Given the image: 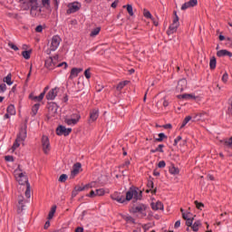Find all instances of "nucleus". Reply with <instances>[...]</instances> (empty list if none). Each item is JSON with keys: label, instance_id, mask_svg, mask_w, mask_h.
<instances>
[{"label": "nucleus", "instance_id": "nucleus-1", "mask_svg": "<svg viewBox=\"0 0 232 232\" xmlns=\"http://www.w3.org/2000/svg\"><path fill=\"white\" fill-rule=\"evenodd\" d=\"M134 198V200H142V190L139 191V188L135 187H130V189L126 192V200L130 202Z\"/></svg>", "mask_w": 232, "mask_h": 232}, {"label": "nucleus", "instance_id": "nucleus-2", "mask_svg": "<svg viewBox=\"0 0 232 232\" xmlns=\"http://www.w3.org/2000/svg\"><path fill=\"white\" fill-rule=\"evenodd\" d=\"M30 8V14L32 15V17H39V15H41V13L43 12V10L39 8V2H37V0L32 1Z\"/></svg>", "mask_w": 232, "mask_h": 232}, {"label": "nucleus", "instance_id": "nucleus-3", "mask_svg": "<svg viewBox=\"0 0 232 232\" xmlns=\"http://www.w3.org/2000/svg\"><path fill=\"white\" fill-rule=\"evenodd\" d=\"M146 209H148V206H146L145 204H139L138 206H133L130 209V213H133L135 215V213H140L141 215V218H143V217H146Z\"/></svg>", "mask_w": 232, "mask_h": 232}, {"label": "nucleus", "instance_id": "nucleus-4", "mask_svg": "<svg viewBox=\"0 0 232 232\" xmlns=\"http://www.w3.org/2000/svg\"><path fill=\"white\" fill-rule=\"evenodd\" d=\"M179 19V16L173 18L172 24L169 25L167 31L168 35H172V34H175V32H177V30L179 29V26H180Z\"/></svg>", "mask_w": 232, "mask_h": 232}, {"label": "nucleus", "instance_id": "nucleus-5", "mask_svg": "<svg viewBox=\"0 0 232 232\" xmlns=\"http://www.w3.org/2000/svg\"><path fill=\"white\" fill-rule=\"evenodd\" d=\"M57 59H59L58 55L47 58L45 60V67H47L48 70H53V68L57 66Z\"/></svg>", "mask_w": 232, "mask_h": 232}, {"label": "nucleus", "instance_id": "nucleus-6", "mask_svg": "<svg viewBox=\"0 0 232 232\" xmlns=\"http://www.w3.org/2000/svg\"><path fill=\"white\" fill-rule=\"evenodd\" d=\"M68 9L66 14L70 15V14H75V12H79L81 10V4L78 2L71 3L68 5Z\"/></svg>", "mask_w": 232, "mask_h": 232}, {"label": "nucleus", "instance_id": "nucleus-7", "mask_svg": "<svg viewBox=\"0 0 232 232\" xmlns=\"http://www.w3.org/2000/svg\"><path fill=\"white\" fill-rule=\"evenodd\" d=\"M72 133V128L66 129V127L63 125H59L56 129V135H64V137H68Z\"/></svg>", "mask_w": 232, "mask_h": 232}, {"label": "nucleus", "instance_id": "nucleus-8", "mask_svg": "<svg viewBox=\"0 0 232 232\" xmlns=\"http://www.w3.org/2000/svg\"><path fill=\"white\" fill-rule=\"evenodd\" d=\"M47 110L51 117H55V115H57V110H59V106H57V103L52 102L48 103Z\"/></svg>", "mask_w": 232, "mask_h": 232}, {"label": "nucleus", "instance_id": "nucleus-9", "mask_svg": "<svg viewBox=\"0 0 232 232\" xmlns=\"http://www.w3.org/2000/svg\"><path fill=\"white\" fill-rule=\"evenodd\" d=\"M15 179L17 180V182L21 185V186H24V184L26 186H28V184H30V182H28V177H26V175H24V173L20 172L18 174H15Z\"/></svg>", "mask_w": 232, "mask_h": 232}, {"label": "nucleus", "instance_id": "nucleus-10", "mask_svg": "<svg viewBox=\"0 0 232 232\" xmlns=\"http://www.w3.org/2000/svg\"><path fill=\"white\" fill-rule=\"evenodd\" d=\"M59 44H61V37L59 35L53 36L50 46L51 52H55L59 48Z\"/></svg>", "mask_w": 232, "mask_h": 232}, {"label": "nucleus", "instance_id": "nucleus-11", "mask_svg": "<svg viewBox=\"0 0 232 232\" xmlns=\"http://www.w3.org/2000/svg\"><path fill=\"white\" fill-rule=\"evenodd\" d=\"M42 146L44 153L48 155V153H50V139H48V136L42 137Z\"/></svg>", "mask_w": 232, "mask_h": 232}, {"label": "nucleus", "instance_id": "nucleus-12", "mask_svg": "<svg viewBox=\"0 0 232 232\" xmlns=\"http://www.w3.org/2000/svg\"><path fill=\"white\" fill-rule=\"evenodd\" d=\"M99 119V109H92L90 111V118L88 120L89 124L95 122Z\"/></svg>", "mask_w": 232, "mask_h": 232}, {"label": "nucleus", "instance_id": "nucleus-13", "mask_svg": "<svg viewBox=\"0 0 232 232\" xmlns=\"http://www.w3.org/2000/svg\"><path fill=\"white\" fill-rule=\"evenodd\" d=\"M188 88V81L186 79H181L178 82V85L176 87L177 92H182Z\"/></svg>", "mask_w": 232, "mask_h": 232}, {"label": "nucleus", "instance_id": "nucleus-14", "mask_svg": "<svg viewBox=\"0 0 232 232\" xmlns=\"http://www.w3.org/2000/svg\"><path fill=\"white\" fill-rule=\"evenodd\" d=\"M198 5V0H189L188 2H186L182 5L181 10H188V8H193V6H197Z\"/></svg>", "mask_w": 232, "mask_h": 232}, {"label": "nucleus", "instance_id": "nucleus-15", "mask_svg": "<svg viewBox=\"0 0 232 232\" xmlns=\"http://www.w3.org/2000/svg\"><path fill=\"white\" fill-rule=\"evenodd\" d=\"M81 72H82V68H77V67L72 68L71 70V74L69 76V79L72 81V79H75V77L79 76V73H81Z\"/></svg>", "mask_w": 232, "mask_h": 232}, {"label": "nucleus", "instance_id": "nucleus-16", "mask_svg": "<svg viewBox=\"0 0 232 232\" xmlns=\"http://www.w3.org/2000/svg\"><path fill=\"white\" fill-rule=\"evenodd\" d=\"M81 168H82V165L80 162L75 163L72 166V170L71 172L72 177H75L79 175V171H81Z\"/></svg>", "mask_w": 232, "mask_h": 232}, {"label": "nucleus", "instance_id": "nucleus-17", "mask_svg": "<svg viewBox=\"0 0 232 232\" xmlns=\"http://www.w3.org/2000/svg\"><path fill=\"white\" fill-rule=\"evenodd\" d=\"M57 97V87L49 91L46 94L47 101H53Z\"/></svg>", "mask_w": 232, "mask_h": 232}, {"label": "nucleus", "instance_id": "nucleus-18", "mask_svg": "<svg viewBox=\"0 0 232 232\" xmlns=\"http://www.w3.org/2000/svg\"><path fill=\"white\" fill-rule=\"evenodd\" d=\"M17 140L24 142L26 140V128L21 129L19 134L17 135Z\"/></svg>", "mask_w": 232, "mask_h": 232}, {"label": "nucleus", "instance_id": "nucleus-19", "mask_svg": "<svg viewBox=\"0 0 232 232\" xmlns=\"http://www.w3.org/2000/svg\"><path fill=\"white\" fill-rule=\"evenodd\" d=\"M151 208H152L153 211H159V209L163 211L164 204H162V202H160V201H157L156 203H151Z\"/></svg>", "mask_w": 232, "mask_h": 232}, {"label": "nucleus", "instance_id": "nucleus-20", "mask_svg": "<svg viewBox=\"0 0 232 232\" xmlns=\"http://www.w3.org/2000/svg\"><path fill=\"white\" fill-rule=\"evenodd\" d=\"M147 187L149 188V189L146 190V193H150V191L152 193V195H155V193H157V188L153 189L154 184L152 179L148 180Z\"/></svg>", "mask_w": 232, "mask_h": 232}, {"label": "nucleus", "instance_id": "nucleus-21", "mask_svg": "<svg viewBox=\"0 0 232 232\" xmlns=\"http://www.w3.org/2000/svg\"><path fill=\"white\" fill-rule=\"evenodd\" d=\"M218 57H232V53L227 50H219L217 53Z\"/></svg>", "mask_w": 232, "mask_h": 232}, {"label": "nucleus", "instance_id": "nucleus-22", "mask_svg": "<svg viewBox=\"0 0 232 232\" xmlns=\"http://www.w3.org/2000/svg\"><path fill=\"white\" fill-rule=\"evenodd\" d=\"M111 198L112 200H116V202H119L120 204H124V201L126 200L124 196H118L117 194L111 195Z\"/></svg>", "mask_w": 232, "mask_h": 232}, {"label": "nucleus", "instance_id": "nucleus-23", "mask_svg": "<svg viewBox=\"0 0 232 232\" xmlns=\"http://www.w3.org/2000/svg\"><path fill=\"white\" fill-rule=\"evenodd\" d=\"M46 94V92H43L39 96H32L29 95V99H32L33 101H37L38 102H41L44 99V95Z\"/></svg>", "mask_w": 232, "mask_h": 232}, {"label": "nucleus", "instance_id": "nucleus-24", "mask_svg": "<svg viewBox=\"0 0 232 232\" xmlns=\"http://www.w3.org/2000/svg\"><path fill=\"white\" fill-rule=\"evenodd\" d=\"M169 171L170 175H179V173H180V169H179V168L175 167L173 164L169 166Z\"/></svg>", "mask_w": 232, "mask_h": 232}, {"label": "nucleus", "instance_id": "nucleus-25", "mask_svg": "<svg viewBox=\"0 0 232 232\" xmlns=\"http://www.w3.org/2000/svg\"><path fill=\"white\" fill-rule=\"evenodd\" d=\"M64 122H66L68 126H75V124H77V122L79 121L78 120H75L73 118H71V119L65 118Z\"/></svg>", "mask_w": 232, "mask_h": 232}, {"label": "nucleus", "instance_id": "nucleus-26", "mask_svg": "<svg viewBox=\"0 0 232 232\" xmlns=\"http://www.w3.org/2000/svg\"><path fill=\"white\" fill-rule=\"evenodd\" d=\"M39 108H41V103H36L33 106L32 108V116L35 117V115H37V112L39 111Z\"/></svg>", "mask_w": 232, "mask_h": 232}, {"label": "nucleus", "instance_id": "nucleus-27", "mask_svg": "<svg viewBox=\"0 0 232 232\" xmlns=\"http://www.w3.org/2000/svg\"><path fill=\"white\" fill-rule=\"evenodd\" d=\"M200 226H202V223L200 222V220H198L194 222L190 227L192 231L197 232L198 231V227H200Z\"/></svg>", "mask_w": 232, "mask_h": 232}, {"label": "nucleus", "instance_id": "nucleus-28", "mask_svg": "<svg viewBox=\"0 0 232 232\" xmlns=\"http://www.w3.org/2000/svg\"><path fill=\"white\" fill-rule=\"evenodd\" d=\"M121 217L126 222H131V224H135V218H133L131 216H126V215L121 214Z\"/></svg>", "mask_w": 232, "mask_h": 232}, {"label": "nucleus", "instance_id": "nucleus-29", "mask_svg": "<svg viewBox=\"0 0 232 232\" xmlns=\"http://www.w3.org/2000/svg\"><path fill=\"white\" fill-rule=\"evenodd\" d=\"M122 8H126L129 15H130V17H133V6L131 5L128 4L127 5H123Z\"/></svg>", "mask_w": 232, "mask_h": 232}, {"label": "nucleus", "instance_id": "nucleus-30", "mask_svg": "<svg viewBox=\"0 0 232 232\" xmlns=\"http://www.w3.org/2000/svg\"><path fill=\"white\" fill-rule=\"evenodd\" d=\"M55 211H57V206H53L49 214H48V220H52L53 218V215H55Z\"/></svg>", "mask_w": 232, "mask_h": 232}, {"label": "nucleus", "instance_id": "nucleus-31", "mask_svg": "<svg viewBox=\"0 0 232 232\" xmlns=\"http://www.w3.org/2000/svg\"><path fill=\"white\" fill-rule=\"evenodd\" d=\"M209 68H210V70H215V68H217V58L215 56H213L210 59Z\"/></svg>", "mask_w": 232, "mask_h": 232}, {"label": "nucleus", "instance_id": "nucleus-32", "mask_svg": "<svg viewBox=\"0 0 232 232\" xmlns=\"http://www.w3.org/2000/svg\"><path fill=\"white\" fill-rule=\"evenodd\" d=\"M159 138L155 139V142H162V140H164V139H168V136H166V134H164L163 132H160L158 134Z\"/></svg>", "mask_w": 232, "mask_h": 232}, {"label": "nucleus", "instance_id": "nucleus-33", "mask_svg": "<svg viewBox=\"0 0 232 232\" xmlns=\"http://www.w3.org/2000/svg\"><path fill=\"white\" fill-rule=\"evenodd\" d=\"M178 99L191 100V99H196V97L193 94H182V95H178Z\"/></svg>", "mask_w": 232, "mask_h": 232}, {"label": "nucleus", "instance_id": "nucleus-34", "mask_svg": "<svg viewBox=\"0 0 232 232\" xmlns=\"http://www.w3.org/2000/svg\"><path fill=\"white\" fill-rule=\"evenodd\" d=\"M143 15L146 19H151L153 21V15H151V13L148 9H143Z\"/></svg>", "mask_w": 232, "mask_h": 232}, {"label": "nucleus", "instance_id": "nucleus-35", "mask_svg": "<svg viewBox=\"0 0 232 232\" xmlns=\"http://www.w3.org/2000/svg\"><path fill=\"white\" fill-rule=\"evenodd\" d=\"M100 33H101V27H96V28L92 29V31L90 34V36L95 37V35H99Z\"/></svg>", "mask_w": 232, "mask_h": 232}, {"label": "nucleus", "instance_id": "nucleus-36", "mask_svg": "<svg viewBox=\"0 0 232 232\" xmlns=\"http://www.w3.org/2000/svg\"><path fill=\"white\" fill-rule=\"evenodd\" d=\"M128 81H124V82H121L117 86H116V90L118 92H121V90H122V88H124V86H126V84H128Z\"/></svg>", "mask_w": 232, "mask_h": 232}, {"label": "nucleus", "instance_id": "nucleus-37", "mask_svg": "<svg viewBox=\"0 0 232 232\" xmlns=\"http://www.w3.org/2000/svg\"><path fill=\"white\" fill-rule=\"evenodd\" d=\"M7 113H9V115H15V107L14 105H9L7 107Z\"/></svg>", "mask_w": 232, "mask_h": 232}, {"label": "nucleus", "instance_id": "nucleus-38", "mask_svg": "<svg viewBox=\"0 0 232 232\" xmlns=\"http://www.w3.org/2000/svg\"><path fill=\"white\" fill-rule=\"evenodd\" d=\"M4 82H6L8 86H12V74H8L6 77L4 78Z\"/></svg>", "mask_w": 232, "mask_h": 232}, {"label": "nucleus", "instance_id": "nucleus-39", "mask_svg": "<svg viewBox=\"0 0 232 232\" xmlns=\"http://www.w3.org/2000/svg\"><path fill=\"white\" fill-rule=\"evenodd\" d=\"M106 193V190L104 188H98L96 189V197H102Z\"/></svg>", "mask_w": 232, "mask_h": 232}, {"label": "nucleus", "instance_id": "nucleus-40", "mask_svg": "<svg viewBox=\"0 0 232 232\" xmlns=\"http://www.w3.org/2000/svg\"><path fill=\"white\" fill-rule=\"evenodd\" d=\"M22 55H23L24 59L28 60V59H30V55H32V51H24L22 53Z\"/></svg>", "mask_w": 232, "mask_h": 232}, {"label": "nucleus", "instance_id": "nucleus-41", "mask_svg": "<svg viewBox=\"0 0 232 232\" xmlns=\"http://www.w3.org/2000/svg\"><path fill=\"white\" fill-rule=\"evenodd\" d=\"M31 188H30V183H27V186H26V190H25V197L26 198H30L31 195Z\"/></svg>", "mask_w": 232, "mask_h": 232}, {"label": "nucleus", "instance_id": "nucleus-42", "mask_svg": "<svg viewBox=\"0 0 232 232\" xmlns=\"http://www.w3.org/2000/svg\"><path fill=\"white\" fill-rule=\"evenodd\" d=\"M194 220H195V218H189L188 219H186V226L188 227H191V226H193Z\"/></svg>", "mask_w": 232, "mask_h": 232}, {"label": "nucleus", "instance_id": "nucleus-43", "mask_svg": "<svg viewBox=\"0 0 232 232\" xmlns=\"http://www.w3.org/2000/svg\"><path fill=\"white\" fill-rule=\"evenodd\" d=\"M194 204H195L197 209L202 210V208H204V203H202V202H198L196 200V201H194Z\"/></svg>", "mask_w": 232, "mask_h": 232}, {"label": "nucleus", "instance_id": "nucleus-44", "mask_svg": "<svg viewBox=\"0 0 232 232\" xmlns=\"http://www.w3.org/2000/svg\"><path fill=\"white\" fill-rule=\"evenodd\" d=\"M19 142H21V140H17V139H16L12 147L13 151H15V150H17V148H19V146H21V144H19Z\"/></svg>", "mask_w": 232, "mask_h": 232}, {"label": "nucleus", "instance_id": "nucleus-45", "mask_svg": "<svg viewBox=\"0 0 232 232\" xmlns=\"http://www.w3.org/2000/svg\"><path fill=\"white\" fill-rule=\"evenodd\" d=\"M66 180H68V175L62 174L59 178V182H66Z\"/></svg>", "mask_w": 232, "mask_h": 232}, {"label": "nucleus", "instance_id": "nucleus-46", "mask_svg": "<svg viewBox=\"0 0 232 232\" xmlns=\"http://www.w3.org/2000/svg\"><path fill=\"white\" fill-rule=\"evenodd\" d=\"M71 119H74L75 121H78V122H79V121H81V114L73 113L71 115Z\"/></svg>", "mask_w": 232, "mask_h": 232}, {"label": "nucleus", "instance_id": "nucleus-47", "mask_svg": "<svg viewBox=\"0 0 232 232\" xmlns=\"http://www.w3.org/2000/svg\"><path fill=\"white\" fill-rule=\"evenodd\" d=\"M42 5L44 8H50V0H42Z\"/></svg>", "mask_w": 232, "mask_h": 232}, {"label": "nucleus", "instance_id": "nucleus-48", "mask_svg": "<svg viewBox=\"0 0 232 232\" xmlns=\"http://www.w3.org/2000/svg\"><path fill=\"white\" fill-rule=\"evenodd\" d=\"M84 76L86 77V79L92 78V72H90V68L84 71Z\"/></svg>", "mask_w": 232, "mask_h": 232}, {"label": "nucleus", "instance_id": "nucleus-49", "mask_svg": "<svg viewBox=\"0 0 232 232\" xmlns=\"http://www.w3.org/2000/svg\"><path fill=\"white\" fill-rule=\"evenodd\" d=\"M74 189H75L76 192L84 191V189H86V185L83 186V187L76 186V187L74 188Z\"/></svg>", "mask_w": 232, "mask_h": 232}, {"label": "nucleus", "instance_id": "nucleus-50", "mask_svg": "<svg viewBox=\"0 0 232 232\" xmlns=\"http://www.w3.org/2000/svg\"><path fill=\"white\" fill-rule=\"evenodd\" d=\"M164 144H160L158 148H156V151H159L160 153H164Z\"/></svg>", "mask_w": 232, "mask_h": 232}, {"label": "nucleus", "instance_id": "nucleus-51", "mask_svg": "<svg viewBox=\"0 0 232 232\" xmlns=\"http://www.w3.org/2000/svg\"><path fill=\"white\" fill-rule=\"evenodd\" d=\"M6 92V84L2 83L0 84V93H5Z\"/></svg>", "mask_w": 232, "mask_h": 232}, {"label": "nucleus", "instance_id": "nucleus-52", "mask_svg": "<svg viewBox=\"0 0 232 232\" xmlns=\"http://www.w3.org/2000/svg\"><path fill=\"white\" fill-rule=\"evenodd\" d=\"M87 197H90L91 198H93L94 197H97L96 190H91V192L87 195Z\"/></svg>", "mask_w": 232, "mask_h": 232}, {"label": "nucleus", "instance_id": "nucleus-53", "mask_svg": "<svg viewBox=\"0 0 232 232\" xmlns=\"http://www.w3.org/2000/svg\"><path fill=\"white\" fill-rule=\"evenodd\" d=\"M180 140H182V136H178L177 139L174 140L173 146H177Z\"/></svg>", "mask_w": 232, "mask_h": 232}, {"label": "nucleus", "instance_id": "nucleus-54", "mask_svg": "<svg viewBox=\"0 0 232 232\" xmlns=\"http://www.w3.org/2000/svg\"><path fill=\"white\" fill-rule=\"evenodd\" d=\"M227 79H229V75L227 74V72H225L222 76V82H227Z\"/></svg>", "mask_w": 232, "mask_h": 232}, {"label": "nucleus", "instance_id": "nucleus-55", "mask_svg": "<svg viewBox=\"0 0 232 232\" xmlns=\"http://www.w3.org/2000/svg\"><path fill=\"white\" fill-rule=\"evenodd\" d=\"M86 189H90V188H95V181H92L87 185H85Z\"/></svg>", "mask_w": 232, "mask_h": 232}, {"label": "nucleus", "instance_id": "nucleus-56", "mask_svg": "<svg viewBox=\"0 0 232 232\" xmlns=\"http://www.w3.org/2000/svg\"><path fill=\"white\" fill-rule=\"evenodd\" d=\"M5 160L6 162H14V156H5Z\"/></svg>", "mask_w": 232, "mask_h": 232}, {"label": "nucleus", "instance_id": "nucleus-57", "mask_svg": "<svg viewBox=\"0 0 232 232\" xmlns=\"http://www.w3.org/2000/svg\"><path fill=\"white\" fill-rule=\"evenodd\" d=\"M158 168H166V161L161 160L158 163Z\"/></svg>", "mask_w": 232, "mask_h": 232}, {"label": "nucleus", "instance_id": "nucleus-58", "mask_svg": "<svg viewBox=\"0 0 232 232\" xmlns=\"http://www.w3.org/2000/svg\"><path fill=\"white\" fill-rule=\"evenodd\" d=\"M191 215V213H183V215H182V218L184 219V220H188V218H189V216Z\"/></svg>", "mask_w": 232, "mask_h": 232}, {"label": "nucleus", "instance_id": "nucleus-59", "mask_svg": "<svg viewBox=\"0 0 232 232\" xmlns=\"http://www.w3.org/2000/svg\"><path fill=\"white\" fill-rule=\"evenodd\" d=\"M162 128H164V130H171V128H173V125H171V123H168L163 125Z\"/></svg>", "mask_w": 232, "mask_h": 232}, {"label": "nucleus", "instance_id": "nucleus-60", "mask_svg": "<svg viewBox=\"0 0 232 232\" xmlns=\"http://www.w3.org/2000/svg\"><path fill=\"white\" fill-rule=\"evenodd\" d=\"M10 48H12V50H14V52H17V50H19V47H17V45L14 44H9Z\"/></svg>", "mask_w": 232, "mask_h": 232}, {"label": "nucleus", "instance_id": "nucleus-61", "mask_svg": "<svg viewBox=\"0 0 232 232\" xmlns=\"http://www.w3.org/2000/svg\"><path fill=\"white\" fill-rule=\"evenodd\" d=\"M35 32H36L37 34H41V32H43V25H38V26H36Z\"/></svg>", "mask_w": 232, "mask_h": 232}, {"label": "nucleus", "instance_id": "nucleus-62", "mask_svg": "<svg viewBox=\"0 0 232 232\" xmlns=\"http://www.w3.org/2000/svg\"><path fill=\"white\" fill-rule=\"evenodd\" d=\"M174 227L175 229H178V227H180V220H178L175 222Z\"/></svg>", "mask_w": 232, "mask_h": 232}, {"label": "nucleus", "instance_id": "nucleus-63", "mask_svg": "<svg viewBox=\"0 0 232 232\" xmlns=\"http://www.w3.org/2000/svg\"><path fill=\"white\" fill-rule=\"evenodd\" d=\"M48 227H50V220L46 221L44 226V229H48Z\"/></svg>", "mask_w": 232, "mask_h": 232}, {"label": "nucleus", "instance_id": "nucleus-64", "mask_svg": "<svg viewBox=\"0 0 232 232\" xmlns=\"http://www.w3.org/2000/svg\"><path fill=\"white\" fill-rule=\"evenodd\" d=\"M75 232H84V228L81 227H78L76 229H75Z\"/></svg>", "mask_w": 232, "mask_h": 232}]
</instances>
